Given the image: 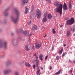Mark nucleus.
<instances>
[{
    "label": "nucleus",
    "instance_id": "nucleus-40",
    "mask_svg": "<svg viewBox=\"0 0 75 75\" xmlns=\"http://www.w3.org/2000/svg\"><path fill=\"white\" fill-rule=\"evenodd\" d=\"M50 69H52V67L50 66Z\"/></svg>",
    "mask_w": 75,
    "mask_h": 75
},
{
    "label": "nucleus",
    "instance_id": "nucleus-16",
    "mask_svg": "<svg viewBox=\"0 0 75 75\" xmlns=\"http://www.w3.org/2000/svg\"><path fill=\"white\" fill-rule=\"evenodd\" d=\"M63 51V49H62L60 50H59V54H61L62 53Z\"/></svg>",
    "mask_w": 75,
    "mask_h": 75
},
{
    "label": "nucleus",
    "instance_id": "nucleus-23",
    "mask_svg": "<svg viewBox=\"0 0 75 75\" xmlns=\"http://www.w3.org/2000/svg\"><path fill=\"white\" fill-rule=\"evenodd\" d=\"M36 64H39L40 62V61L38 60V59H36L35 60Z\"/></svg>",
    "mask_w": 75,
    "mask_h": 75
},
{
    "label": "nucleus",
    "instance_id": "nucleus-48",
    "mask_svg": "<svg viewBox=\"0 0 75 75\" xmlns=\"http://www.w3.org/2000/svg\"><path fill=\"white\" fill-rule=\"evenodd\" d=\"M54 47L53 46V47H52V50H54Z\"/></svg>",
    "mask_w": 75,
    "mask_h": 75
},
{
    "label": "nucleus",
    "instance_id": "nucleus-6",
    "mask_svg": "<svg viewBox=\"0 0 75 75\" xmlns=\"http://www.w3.org/2000/svg\"><path fill=\"white\" fill-rule=\"evenodd\" d=\"M47 13H46L45 14L44 18L42 21L43 23H44V22H46V21H47Z\"/></svg>",
    "mask_w": 75,
    "mask_h": 75
},
{
    "label": "nucleus",
    "instance_id": "nucleus-35",
    "mask_svg": "<svg viewBox=\"0 0 75 75\" xmlns=\"http://www.w3.org/2000/svg\"><path fill=\"white\" fill-rule=\"evenodd\" d=\"M14 35V33H11V35Z\"/></svg>",
    "mask_w": 75,
    "mask_h": 75
},
{
    "label": "nucleus",
    "instance_id": "nucleus-14",
    "mask_svg": "<svg viewBox=\"0 0 75 75\" xmlns=\"http://www.w3.org/2000/svg\"><path fill=\"white\" fill-rule=\"evenodd\" d=\"M25 48L26 51H29L30 50V47H28V45H26Z\"/></svg>",
    "mask_w": 75,
    "mask_h": 75
},
{
    "label": "nucleus",
    "instance_id": "nucleus-33",
    "mask_svg": "<svg viewBox=\"0 0 75 75\" xmlns=\"http://www.w3.org/2000/svg\"><path fill=\"white\" fill-rule=\"evenodd\" d=\"M33 69H35V64L33 65Z\"/></svg>",
    "mask_w": 75,
    "mask_h": 75
},
{
    "label": "nucleus",
    "instance_id": "nucleus-25",
    "mask_svg": "<svg viewBox=\"0 0 75 75\" xmlns=\"http://www.w3.org/2000/svg\"><path fill=\"white\" fill-rule=\"evenodd\" d=\"M66 54H67V52H66L63 53L62 55V57H64V56H65Z\"/></svg>",
    "mask_w": 75,
    "mask_h": 75
},
{
    "label": "nucleus",
    "instance_id": "nucleus-43",
    "mask_svg": "<svg viewBox=\"0 0 75 75\" xmlns=\"http://www.w3.org/2000/svg\"><path fill=\"white\" fill-rule=\"evenodd\" d=\"M34 56H35V57H37V54H36L35 53L34 54Z\"/></svg>",
    "mask_w": 75,
    "mask_h": 75
},
{
    "label": "nucleus",
    "instance_id": "nucleus-55",
    "mask_svg": "<svg viewBox=\"0 0 75 75\" xmlns=\"http://www.w3.org/2000/svg\"><path fill=\"white\" fill-rule=\"evenodd\" d=\"M33 11V9H32V11Z\"/></svg>",
    "mask_w": 75,
    "mask_h": 75
},
{
    "label": "nucleus",
    "instance_id": "nucleus-46",
    "mask_svg": "<svg viewBox=\"0 0 75 75\" xmlns=\"http://www.w3.org/2000/svg\"><path fill=\"white\" fill-rule=\"evenodd\" d=\"M30 17H32V16H33V14H30Z\"/></svg>",
    "mask_w": 75,
    "mask_h": 75
},
{
    "label": "nucleus",
    "instance_id": "nucleus-13",
    "mask_svg": "<svg viewBox=\"0 0 75 75\" xmlns=\"http://www.w3.org/2000/svg\"><path fill=\"white\" fill-rule=\"evenodd\" d=\"M25 64L26 67H31L30 64L28 63H27V62H25Z\"/></svg>",
    "mask_w": 75,
    "mask_h": 75
},
{
    "label": "nucleus",
    "instance_id": "nucleus-7",
    "mask_svg": "<svg viewBox=\"0 0 75 75\" xmlns=\"http://www.w3.org/2000/svg\"><path fill=\"white\" fill-rule=\"evenodd\" d=\"M35 44V47L36 48H37V49L40 48V47H41V45L40 44H39L38 43H36Z\"/></svg>",
    "mask_w": 75,
    "mask_h": 75
},
{
    "label": "nucleus",
    "instance_id": "nucleus-36",
    "mask_svg": "<svg viewBox=\"0 0 75 75\" xmlns=\"http://www.w3.org/2000/svg\"><path fill=\"white\" fill-rule=\"evenodd\" d=\"M38 64L36 63V67H38Z\"/></svg>",
    "mask_w": 75,
    "mask_h": 75
},
{
    "label": "nucleus",
    "instance_id": "nucleus-12",
    "mask_svg": "<svg viewBox=\"0 0 75 75\" xmlns=\"http://www.w3.org/2000/svg\"><path fill=\"white\" fill-rule=\"evenodd\" d=\"M25 14H27V13H28V8H27V6H25Z\"/></svg>",
    "mask_w": 75,
    "mask_h": 75
},
{
    "label": "nucleus",
    "instance_id": "nucleus-49",
    "mask_svg": "<svg viewBox=\"0 0 75 75\" xmlns=\"http://www.w3.org/2000/svg\"><path fill=\"white\" fill-rule=\"evenodd\" d=\"M46 36H47V34L45 35L44 36V38H45V37H46Z\"/></svg>",
    "mask_w": 75,
    "mask_h": 75
},
{
    "label": "nucleus",
    "instance_id": "nucleus-34",
    "mask_svg": "<svg viewBox=\"0 0 75 75\" xmlns=\"http://www.w3.org/2000/svg\"><path fill=\"white\" fill-rule=\"evenodd\" d=\"M42 29L43 30H44L45 29V27H42Z\"/></svg>",
    "mask_w": 75,
    "mask_h": 75
},
{
    "label": "nucleus",
    "instance_id": "nucleus-4",
    "mask_svg": "<svg viewBox=\"0 0 75 75\" xmlns=\"http://www.w3.org/2000/svg\"><path fill=\"white\" fill-rule=\"evenodd\" d=\"M7 42H1L0 43V48H2V47H4L6 48L7 47Z\"/></svg>",
    "mask_w": 75,
    "mask_h": 75
},
{
    "label": "nucleus",
    "instance_id": "nucleus-22",
    "mask_svg": "<svg viewBox=\"0 0 75 75\" xmlns=\"http://www.w3.org/2000/svg\"><path fill=\"white\" fill-rule=\"evenodd\" d=\"M69 35H70V32L68 31H67V36H69Z\"/></svg>",
    "mask_w": 75,
    "mask_h": 75
},
{
    "label": "nucleus",
    "instance_id": "nucleus-24",
    "mask_svg": "<svg viewBox=\"0 0 75 75\" xmlns=\"http://www.w3.org/2000/svg\"><path fill=\"white\" fill-rule=\"evenodd\" d=\"M59 56H57L56 57V59H57V60H59Z\"/></svg>",
    "mask_w": 75,
    "mask_h": 75
},
{
    "label": "nucleus",
    "instance_id": "nucleus-54",
    "mask_svg": "<svg viewBox=\"0 0 75 75\" xmlns=\"http://www.w3.org/2000/svg\"><path fill=\"white\" fill-rule=\"evenodd\" d=\"M73 35H74V36H75V33H74L73 34Z\"/></svg>",
    "mask_w": 75,
    "mask_h": 75
},
{
    "label": "nucleus",
    "instance_id": "nucleus-42",
    "mask_svg": "<svg viewBox=\"0 0 75 75\" xmlns=\"http://www.w3.org/2000/svg\"><path fill=\"white\" fill-rule=\"evenodd\" d=\"M32 48L33 49V50H34V46H33L32 47Z\"/></svg>",
    "mask_w": 75,
    "mask_h": 75
},
{
    "label": "nucleus",
    "instance_id": "nucleus-11",
    "mask_svg": "<svg viewBox=\"0 0 75 75\" xmlns=\"http://www.w3.org/2000/svg\"><path fill=\"white\" fill-rule=\"evenodd\" d=\"M28 0H23L22 1V4L23 5H24L26 3H28Z\"/></svg>",
    "mask_w": 75,
    "mask_h": 75
},
{
    "label": "nucleus",
    "instance_id": "nucleus-20",
    "mask_svg": "<svg viewBox=\"0 0 75 75\" xmlns=\"http://www.w3.org/2000/svg\"><path fill=\"white\" fill-rule=\"evenodd\" d=\"M69 9H71L72 8V5H71V2L69 3Z\"/></svg>",
    "mask_w": 75,
    "mask_h": 75
},
{
    "label": "nucleus",
    "instance_id": "nucleus-2",
    "mask_svg": "<svg viewBox=\"0 0 75 75\" xmlns=\"http://www.w3.org/2000/svg\"><path fill=\"white\" fill-rule=\"evenodd\" d=\"M16 13L17 15V16L16 19L13 18V17H11V20H12L13 23H15V24H16V23H18V18H19V14H18V11H16Z\"/></svg>",
    "mask_w": 75,
    "mask_h": 75
},
{
    "label": "nucleus",
    "instance_id": "nucleus-45",
    "mask_svg": "<svg viewBox=\"0 0 75 75\" xmlns=\"http://www.w3.org/2000/svg\"><path fill=\"white\" fill-rule=\"evenodd\" d=\"M8 15V13H6L5 14V16H7V15Z\"/></svg>",
    "mask_w": 75,
    "mask_h": 75
},
{
    "label": "nucleus",
    "instance_id": "nucleus-44",
    "mask_svg": "<svg viewBox=\"0 0 75 75\" xmlns=\"http://www.w3.org/2000/svg\"><path fill=\"white\" fill-rule=\"evenodd\" d=\"M16 43L17 44H18V40L17 41Z\"/></svg>",
    "mask_w": 75,
    "mask_h": 75
},
{
    "label": "nucleus",
    "instance_id": "nucleus-41",
    "mask_svg": "<svg viewBox=\"0 0 75 75\" xmlns=\"http://www.w3.org/2000/svg\"><path fill=\"white\" fill-rule=\"evenodd\" d=\"M32 33H30V35H29V36H31V35H32Z\"/></svg>",
    "mask_w": 75,
    "mask_h": 75
},
{
    "label": "nucleus",
    "instance_id": "nucleus-32",
    "mask_svg": "<svg viewBox=\"0 0 75 75\" xmlns=\"http://www.w3.org/2000/svg\"><path fill=\"white\" fill-rule=\"evenodd\" d=\"M47 58H48V56L47 55L46 56V57H45V60L47 59Z\"/></svg>",
    "mask_w": 75,
    "mask_h": 75
},
{
    "label": "nucleus",
    "instance_id": "nucleus-37",
    "mask_svg": "<svg viewBox=\"0 0 75 75\" xmlns=\"http://www.w3.org/2000/svg\"><path fill=\"white\" fill-rule=\"evenodd\" d=\"M69 72L70 74H72V70H70L69 71Z\"/></svg>",
    "mask_w": 75,
    "mask_h": 75
},
{
    "label": "nucleus",
    "instance_id": "nucleus-51",
    "mask_svg": "<svg viewBox=\"0 0 75 75\" xmlns=\"http://www.w3.org/2000/svg\"><path fill=\"white\" fill-rule=\"evenodd\" d=\"M18 33H19L18 31H16V33H17V34H18Z\"/></svg>",
    "mask_w": 75,
    "mask_h": 75
},
{
    "label": "nucleus",
    "instance_id": "nucleus-10",
    "mask_svg": "<svg viewBox=\"0 0 75 75\" xmlns=\"http://www.w3.org/2000/svg\"><path fill=\"white\" fill-rule=\"evenodd\" d=\"M10 71V70H6L4 71V74H8Z\"/></svg>",
    "mask_w": 75,
    "mask_h": 75
},
{
    "label": "nucleus",
    "instance_id": "nucleus-30",
    "mask_svg": "<svg viewBox=\"0 0 75 75\" xmlns=\"http://www.w3.org/2000/svg\"><path fill=\"white\" fill-rule=\"evenodd\" d=\"M10 64V62H8L6 63V65H9Z\"/></svg>",
    "mask_w": 75,
    "mask_h": 75
},
{
    "label": "nucleus",
    "instance_id": "nucleus-8",
    "mask_svg": "<svg viewBox=\"0 0 75 75\" xmlns=\"http://www.w3.org/2000/svg\"><path fill=\"white\" fill-rule=\"evenodd\" d=\"M68 9V6H67V5L66 3H64L63 5V10H67Z\"/></svg>",
    "mask_w": 75,
    "mask_h": 75
},
{
    "label": "nucleus",
    "instance_id": "nucleus-38",
    "mask_svg": "<svg viewBox=\"0 0 75 75\" xmlns=\"http://www.w3.org/2000/svg\"><path fill=\"white\" fill-rule=\"evenodd\" d=\"M32 7L33 9V8H34V5H32Z\"/></svg>",
    "mask_w": 75,
    "mask_h": 75
},
{
    "label": "nucleus",
    "instance_id": "nucleus-39",
    "mask_svg": "<svg viewBox=\"0 0 75 75\" xmlns=\"http://www.w3.org/2000/svg\"><path fill=\"white\" fill-rule=\"evenodd\" d=\"M38 58V56H36V59H37Z\"/></svg>",
    "mask_w": 75,
    "mask_h": 75
},
{
    "label": "nucleus",
    "instance_id": "nucleus-17",
    "mask_svg": "<svg viewBox=\"0 0 75 75\" xmlns=\"http://www.w3.org/2000/svg\"><path fill=\"white\" fill-rule=\"evenodd\" d=\"M40 70H38L37 71L36 73L38 75H40L41 73H40Z\"/></svg>",
    "mask_w": 75,
    "mask_h": 75
},
{
    "label": "nucleus",
    "instance_id": "nucleus-29",
    "mask_svg": "<svg viewBox=\"0 0 75 75\" xmlns=\"http://www.w3.org/2000/svg\"><path fill=\"white\" fill-rule=\"evenodd\" d=\"M52 32H53V34H55V33H56L55 32V30H54V29L53 30Z\"/></svg>",
    "mask_w": 75,
    "mask_h": 75
},
{
    "label": "nucleus",
    "instance_id": "nucleus-26",
    "mask_svg": "<svg viewBox=\"0 0 75 75\" xmlns=\"http://www.w3.org/2000/svg\"><path fill=\"white\" fill-rule=\"evenodd\" d=\"M31 21H29L28 23V25H30V24H31Z\"/></svg>",
    "mask_w": 75,
    "mask_h": 75
},
{
    "label": "nucleus",
    "instance_id": "nucleus-3",
    "mask_svg": "<svg viewBox=\"0 0 75 75\" xmlns=\"http://www.w3.org/2000/svg\"><path fill=\"white\" fill-rule=\"evenodd\" d=\"M74 18H72L71 19H70L67 21V25H72L74 24Z\"/></svg>",
    "mask_w": 75,
    "mask_h": 75
},
{
    "label": "nucleus",
    "instance_id": "nucleus-50",
    "mask_svg": "<svg viewBox=\"0 0 75 75\" xmlns=\"http://www.w3.org/2000/svg\"><path fill=\"white\" fill-rule=\"evenodd\" d=\"M63 26V25H61L60 26V27H62Z\"/></svg>",
    "mask_w": 75,
    "mask_h": 75
},
{
    "label": "nucleus",
    "instance_id": "nucleus-52",
    "mask_svg": "<svg viewBox=\"0 0 75 75\" xmlns=\"http://www.w3.org/2000/svg\"><path fill=\"white\" fill-rule=\"evenodd\" d=\"M64 47H65V46H66V45H64Z\"/></svg>",
    "mask_w": 75,
    "mask_h": 75
},
{
    "label": "nucleus",
    "instance_id": "nucleus-9",
    "mask_svg": "<svg viewBox=\"0 0 75 75\" xmlns=\"http://www.w3.org/2000/svg\"><path fill=\"white\" fill-rule=\"evenodd\" d=\"M37 25H34L32 27V30L33 31H35V30H36L37 29Z\"/></svg>",
    "mask_w": 75,
    "mask_h": 75
},
{
    "label": "nucleus",
    "instance_id": "nucleus-5",
    "mask_svg": "<svg viewBox=\"0 0 75 75\" xmlns=\"http://www.w3.org/2000/svg\"><path fill=\"white\" fill-rule=\"evenodd\" d=\"M37 17L38 18H40L41 15V12L38 9L37 11Z\"/></svg>",
    "mask_w": 75,
    "mask_h": 75
},
{
    "label": "nucleus",
    "instance_id": "nucleus-31",
    "mask_svg": "<svg viewBox=\"0 0 75 75\" xmlns=\"http://www.w3.org/2000/svg\"><path fill=\"white\" fill-rule=\"evenodd\" d=\"M47 1H48L49 3H50L51 1V0H45Z\"/></svg>",
    "mask_w": 75,
    "mask_h": 75
},
{
    "label": "nucleus",
    "instance_id": "nucleus-21",
    "mask_svg": "<svg viewBox=\"0 0 75 75\" xmlns=\"http://www.w3.org/2000/svg\"><path fill=\"white\" fill-rule=\"evenodd\" d=\"M48 18L49 19H51V18H52V15H51L50 14H48Z\"/></svg>",
    "mask_w": 75,
    "mask_h": 75
},
{
    "label": "nucleus",
    "instance_id": "nucleus-15",
    "mask_svg": "<svg viewBox=\"0 0 75 75\" xmlns=\"http://www.w3.org/2000/svg\"><path fill=\"white\" fill-rule=\"evenodd\" d=\"M23 33L25 35H28L29 34V33L28 31H26V30L25 31L23 32Z\"/></svg>",
    "mask_w": 75,
    "mask_h": 75
},
{
    "label": "nucleus",
    "instance_id": "nucleus-27",
    "mask_svg": "<svg viewBox=\"0 0 75 75\" xmlns=\"http://www.w3.org/2000/svg\"><path fill=\"white\" fill-rule=\"evenodd\" d=\"M15 75H18V72L16 71L15 72Z\"/></svg>",
    "mask_w": 75,
    "mask_h": 75
},
{
    "label": "nucleus",
    "instance_id": "nucleus-53",
    "mask_svg": "<svg viewBox=\"0 0 75 75\" xmlns=\"http://www.w3.org/2000/svg\"><path fill=\"white\" fill-rule=\"evenodd\" d=\"M41 69H43V68L42 67H41Z\"/></svg>",
    "mask_w": 75,
    "mask_h": 75
},
{
    "label": "nucleus",
    "instance_id": "nucleus-1",
    "mask_svg": "<svg viewBox=\"0 0 75 75\" xmlns=\"http://www.w3.org/2000/svg\"><path fill=\"white\" fill-rule=\"evenodd\" d=\"M54 5L55 6L57 7L55 10L56 12L59 13L60 15L62 14V8L63 7V5L62 4H60L58 1H55L54 2Z\"/></svg>",
    "mask_w": 75,
    "mask_h": 75
},
{
    "label": "nucleus",
    "instance_id": "nucleus-28",
    "mask_svg": "<svg viewBox=\"0 0 75 75\" xmlns=\"http://www.w3.org/2000/svg\"><path fill=\"white\" fill-rule=\"evenodd\" d=\"M71 30L74 32V31H75V29H74V28H72L71 29Z\"/></svg>",
    "mask_w": 75,
    "mask_h": 75
},
{
    "label": "nucleus",
    "instance_id": "nucleus-18",
    "mask_svg": "<svg viewBox=\"0 0 75 75\" xmlns=\"http://www.w3.org/2000/svg\"><path fill=\"white\" fill-rule=\"evenodd\" d=\"M61 70H59L58 72L56 73L55 74V75H59V74H61Z\"/></svg>",
    "mask_w": 75,
    "mask_h": 75
},
{
    "label": "nucleus",
    "instance_id": "nucleus-47",
    "mask_svg": "<svg viewBox=\"0 0 75 75\" xmlns=\"http://www.w3.org/2000/svg\"><path fill=\"white\" fill-rule=\"evenodd\" d=\"M40 68V67H38V70H40V69H39Z\"/></svg>",
    "mask_w": 75,
    "mask_h": 75
},
{
    "label": "nucleus",
    "instance_id": "nucleus-19",
    "mask_svg": "<svg viewBox=\"0 0 75 75\" xmlns=\"http://www.w3.org/2000/svg\"><path fill=\"white\" fill-rule=\"evenodd\" d=\"M43 56L42 55H40L39 56V58L41 61H42L43 60V59H42V57Z\"/></svg>",
    "mask_w": 75,
    "mask_h": 75
}]
</instances>
